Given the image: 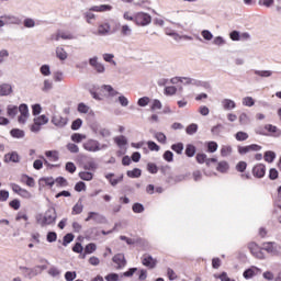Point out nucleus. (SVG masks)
Segmentation results:
<instances>
[{
	"label": "nucleus",
	"mask_w": 281,
	"mask_h": 281,
	"mask_svg": "<svg viewBox=\"0 0 281 281\" xmlns=\"http://www.w3.org/2000/svg\"><path fill=\"white\" fill-rule=\"evenodd\" d=\"M56 218H58V214L56 213V209H48L45 214H38L36 216V223L41 225V227H47V225H54L56 223Z\"/></svg>",
	"instance_id": "obj_1"
},
{
	"label": "nucleus",
	"mask_w": 281,
	"mask_h": 281,
	"mask_svg": "<svg viewBox=\"0 0 281 281\" xmlns=\"http://www.w3.org/2000/svg\"><path fill=\"white\" fill-rule=\"evenodd\" d=\"M153 18L148 13L138 12L134 14V23L135 25H139L140 27H145V25H150Z\"/></svg>",
	"instance_id": "obj_2"
},
{
	"label": "nucleus",
	"mask_w": 281,
	"mask_h": 281,
	"mask_svg": "<svg viewBox=\"0 0 281 281\" xmlns=\"http://www.w3.org/2000/svg\"><path fill=\"white\" fill-rule=\"evenodd\" d=\"M20 115L18 117L19 124H25L27 122V119L30 117V109L27 108V104L22 103L19 106Z\"/></svg>",
	"instance_id": "obj_3"
},
{
	"label": "nucleus",
	"mask_w": 281,
	"mask_h": 281,
	"mask_svg": "<svg viewBox=\"0 0 281 281\" xmlns=\"http://www.w3.org/2000/svg\"><path fill=\"white\" fill-rule=\"evenodd\" d=\"M50 122L57 128H65V125L68 124L69 119L67 116H63L60 114H54Z\"/></svg>",
	"instance_id": "obj_4"
},
{
	"label": "nucleus",
	"mask_w": 281,
	"mask_h": 281,
	"mask_svg": "<svg viewBox=\"0 0 281 281\" xmlns=\"http://www.w3.org/2000/svg\"><path fill=\"white\" fill-rule=\"evenodd\" d=\"M85 150H88L89 153H98V150H102V147H100V142L90 139L83 144Z\"/></svg>",
	"instance_id": "obj_5"
},
{
	"label": "nucleus",
	"mask_w": 281,
	"mask_h": 281,
	"mask_svg": "<svg viewBox=\"0 0 281 281\" xmlns=\"http://www.w3.org/2000/svg\"><path fill=\"white\" fill-rule=\"evenodd\" d=\"M21 161V156L19 153L11 151L4 155V164H19Z\"/></svg>",
	"instance_id": "obj_6"
},
{
	"label": "nucleus",
	"mask_w": 281,
	"mask_h": 281,
	"mask_svg": "<svg viewBox=\"0 0 281 281\" xmlns=\"http://www.w3.org/2000/svg\"><path fill=\"white\" fill-rule=\"evenodd\" d=\"M112 261L116 265V269H124L126 267V257H124V254L115 255Z\"/></svg>",
	"instance_id": "obj_7"
},
{
	"label": "nucleus",
	"mask_w": 281,
	"mask_h": 281,
	"mask_svg": "<svg viewBox=\"0 0 281 281\" xmlns=\"http://www.w3.org/2000/svg\"><path fill=\"white\" fill-rule=\"evenodd\" d=\"M142 263L144 267H148V269H155V267H157V260L150 255H145L142 259Z\"/></svg>",
	"instance_id": "obj_8"
},
{
	"label": "nucleus",
	"mask_w": 281,
	"mask_h": 281,
	"mask_svg": "<svg viewBox=\"0 0 281 281\" xmlns=\"http://www.w3.org/2000/svg\"><path fill=\"white\" fill-rule=\"evenodd\" d=\"M43 76H50L55 82H60L65 79V75L60 71H42Z\"/></svg>",
	"instance_id": "obj_9"
},
{
	"label": "nucleus",
	"mask_w": 281,
	"mask_h": 281,
	"mask_svg": "<svg viewBox=\"0 0 281 281\" xmlns=\"http://www.w3.org/2000/svg\"><path fill=\"white\" fill-rule=\"evenodd\" d=\"M60 38H63V41H71L74 40V35L69 32L58 31L55 37H52L53 41H60Z\"/></svg>",
	"instance_id": "obj_10"
},
{
	"label": "nucleus",
	"mask_w": 281,
	"mask_h": 281,
	"mask_svg": "<svg viewBox=\"0 0 281 281\" xmlns=\"http://www.w3.org/2000/svg\"><path fill=\"white\" fill-rule=\"evenodd\" d=\"M267 168L265 167V165L260 164L254 167L252 169V175L254 177H257L258 179H262V177H265V172H266Z\"/></svg>",
	"instance_id": "obj_11"
},
{
	"label": "nucleus",
	"mask_w": 281,
	"mask_h": 281,
	"mask_svg": "<svg viewBox=\"0 0 281 281\" xmlns=\"http://www.w3.org/2000/svg\"><path fill=\"white\" fill-rule=\"evenodd\" d=\"M261 272L262 271L258 267H251L244 272V278L246 280H250V278H254L255 276H258V273Z\"/></svg>",
	"instance_id": "obj_12"
},
{
	"label": "nucleus",
	"mask_w": 281,
	"mask_h": 281,
	"mask_svg": "<svg viewBox=\"0 0 281 281\" xmlns=\"http://www.w3.org/2000/svg\"><path fill=\"white\" fill-rule=\"evenodd\" d=\"M113 7L110 4L93 5L89 9L90 12H111Z\"/></svg>",
	"instance_id": "obj_13"
},
{
	"label": "nucleus",
	"mask_w": 281,
	"mask_h": 281,
	"mask_svg": "<svg viewBox=\"0 0 281 281\" xmlns=\"http://www.w3.org/2000/svg\"><path fill=\"white\" fill-rule=\"evenodd\" d=\"M265 128H266V131H268V133H270V135L272 137H280V135H281V130L278 128V126H276V125L267 124L265 126Z\"/></svg>",
	"instance_id": "obj_14"
},
{
	"label": "nucleus",
	"mask_w": 281,
	"mask_h": 281,
	"mask_svg": "<svg viewBox=\"0 0 281 281\" xmlns=\"http://www.w3.org/2000/svg\"><path fill=\"white\" fill-rule=\"evenodd\" d=\"M248 249H250L251 254L256 257V258H263L265 256L262 255V251H260V247L257 246L256 243H250L248 245Z\"/></svg>",
	"instance_id": "obj_15"
},
{
	"label": "nucleus",
	"mask_w": 281,
	"mask_h": 281,
	"mask_svg": "<svg viewBox=\"0 0 281 281\" xmlns=\"http://www.w3.org/2000/svg\"><path fill=\"white\" fill-rule=\"evenodd\" d=\"M21 271L24 273V278L32 280V278H36L35 268L20 267Z\"/></svg>",
	"instance_id": "obj_16"
},
{
	"label": "nucleus",
	"mask_w": 281,
	"mask_h": 281,
	"mask_svg": "<svg viewBox=\"0 0 281 281\" xmlns=\"http://www.w3.org/2000/svg\"><path fill=\"white\" fill-rule=\"evenodd\" d=\"M222 105L225 111H232V109H236V102H234L232 99H224L222 101Z\"/></svg>",
	"instance_id": "obj_17"
},
{
	"label": "nucleus",
	"mask_w": 281,
	"mask_h": 281,
	"mask_svg": "<svg viewBox=\"0 0 281 281\" xmlns=\"http://www.w3.org/2000/svg\"><path fill=\"white\" fill-rule=\"evenodd\" d=\"M12 93V86L9 83L0 85V97L10 95Z\"/></svg>",
	"instance_id": "obj_18"
},
{
	"label": "nucleus",
	"mask_w": 281,
	"mask_h": 281,
	"mask_svg": "<svg viewBox=\"0 0 281 281\" xmlns=\"http://www.w3.org/2000/svg\"><path fill=\"white\" fill-rule=\"evenodd\" d=\"M111 32V25L109 23L100 24L98 27V34L101 36H104L105 34H109Z\"/></svg>",
	"instance_id": "obj_19"
},
{
	"label": "nucleus",
	"mask_w": 281,
	"mask_h": 281,
	"mask_svg": "<svg viewBox=\"0 0 281 281\" xmlns=\"http://www.w3.org/2000/svg\"><path fill=\"white\" fill-rule=\"evenodd\" d=\"M262 249H263L265 251H267L268 254H276V251H277V249H276V243H272V241H270V243H265V244L262 245Z\"/></svg>",
	"instance_id": "obj_20"
},
{
	"label": "nucleus",
	"mask_w": 281,
	"mask_h": 281,
	"mask_svg": "<svg viewBox=\"0 0 281 281\" xmlns=\"http://www.w3.org/2000/svg\"><path fill=\"white\" fill-rule=\"evenodd\" d=\"M179 82H183L184 85H190V82H192V80L188 77H175L171 78V83L172 85H178Z\"/></svg>",
	"instance_id": "obj_21"
},
{
	"label": "nucleus",
	"mask_w": 281,
	"mask_h": 281,
	"mask_svg": "<svg viewBox=\"0 0 281 281\" xmlns=\"http://www.w3.org/2000/svg\"><path fill=\"white\" fill-rule=\"evenodd\" d=\"M18 113H19V106H16V105H8V108H7V115L9 117H16Z\"/></svg>",
	"instance_id": "obj_22"
},
{
	"label": "nucleus",
	"mask_w": 281,
	"mask_h": 281,
	"mask_svg": "<svg viewBox=\"0 0 281 281\" xmlns=\"http://www.w3.org/2000/svg\"><path fill=\"white\" fill-rule=\"evenodd\" d=\"M127 177L131 179H139V177H142V169L134 168L133 170L127 171Z\"/></svg>",
	"instance_id": "obj_23"
},
{
	"label": "nucleus",
	"mask_w": 281,
	"mask_h": 281,
	"mask_svg": "<svg viewBox=\"0 0 281 281\" xmlns=\"http://www.w3.org/2000/svg\"><path fill=\"white\" fill-rule=\"evenodd\" d=\"M53 82H54V79H45L42 91H44V93H47L48 91H52V89L54 87Z\"/></svg>",
	"instance_id": "obj_24"
},
{
	"label": "nucleus",
	"mask_w": 281,
	"mask_h": 281,
	"mask_svg": "<svg viewBox=\"0 0 281 281\" xmlns=\"http://www.w3.org/2000/svg\"><path fill=\"white\" fill-rule=\"evenodd\" d=\"M276 4V0H258V5H260V8H273V5Z\"/></svg>",
	"instance_id": "obj_25"
},
{
	"label": "nucleus",
	"mask_w": 281,
	"mask_h": 281,
	"mask_svg": "<svg viewBox=\"0 0 281 281\" xmlns=\"http://www.w3.org/2000/svg\"><path fill=\"white\" fill-rule=\"evenodd\" d=\"M235 139H237V142H247V139H249V134L246 132H237L235 134Z\"/></svg>",
	"instance_id": "obj_26"
},
{
	"label": "nucleus",
	"mask_w": 281,
	"mask_h": 281,
	"mask_svg": "<svg viewBox=\"0 0 281 281\" xmlns=\"http://www.w3.org/2000/svg\"><path fill=\"white\" fill-rule=\"evenodd\" d=\"M216 170L218 172H226L227 170H229V164H227V161H220Z\"/></svg>",
	"instance_id": "obj_27"
},
{
	"label": "nucleus",
	"mask_w": 281,
	"mask_h": 281,
	"mask_svg": "<svg viewBox=\"0 0 281 281\" xmlns=\"http://www.w3.org/2000/svg\"><path fill=\"white\" fill-rule=\"evenodd\" d=\"M46 157L50 158V161H58L59 156L57 150H48L45 153Z\"/></svg>",
	"instance_id": "obj_28"
},
{
	"label": "nucleus",
	"mask_w": 281,
	"mask_h": 281,
	"mask_svg": "<svg viewBox=\"0 0 281 281\" xmlns=\"http://www.w3.org/2000/svg\"><path fill=\"white\" fill-rule=\"evenodd\" d=\"M186 155L187 157H194L196 155V147L194 145H187Z\"/></svg>",
	"instance_id": "obj_29"
},
{
	"label": "nucleus",
	"mask_w": 281,
	"mask_h": 281,
	"mask_svg": "<svg viewBox=\"0 0 281 281\" xmlns=\"http://www.w3.org/2000/svg\"><path fill=\"white\" fill-rule=\"evenodd\" d=\"M79 177L82 179V181H91L93 179V173L89 171H81L79 172Z\"/></svg>",
	"instance_id": "obj_30"
},
{
	"label": "nucleus",
	"mask_w": 281,
	"mask_h": 281,
	"mask_svg": "<svg viewBox=\"0 0 281 281\" xmlns=\"http://www.w3.org/2000/svg\"><path fill=\"white\" fill-rule=\"evenodd\" d=\"M1 19H3L5 25L12 24V23H19V19L12 15H3L1 16Z\"/></svg>",
	"instance_id": "obj_31"
},
{
	"label": "nucleus",
	"mask_w": 281,
	"mask_h": 281,
	"mask_svg": "<svg viewBox=\"0 0 281 281\" xmlns=\"http://www.w3.org/2000/svg\"><path fill=\"white\" fill-rule=\"evenodd\" d=\"M82 210H85V205L79 201L72 207V214H82Z\"/></svg>",
	"instance_id": "obj_32"
},
{
	"label": "nucleus",
	"mask_w": 281,
	"mask_h": 281,
	"mask_svg": "<svg viewBox=\"0 0 281 281\" xmlns=\"http://www.w3.org/2000/svg\"><path fill=\"white\" fill-rule=\"evenodd\" d=\"M263 159L265 161H268V164H273V160L276 159V154L273 151H266Z\"/></svg>",
	"instance_id": "obj_33"
},
{
	"label": "nucleus",
	"mask_w": 281,
	"mask_h": 281,
	"mask_svg": "<svg viewBox=\"0 0 281 281\" xmlns=\"http://www.w3.org/2000/svg\"><path fill=\"white\" fill-rule=\"evenodd\" d=\"M11 136L21 139V137H25V132H23V130L14 128L11 131Z\"/></svg>",
	"instance_id": "obj_34"
},
{
	"label": "nucleus",
	"mask_w": 281,
	"mask_h": 281,
	"mask_svg": "<svg viewBox=\"0 0 281 281\" xmlns=\"http://www.w3.org/2000/svg\"><path fill=\"white\" fill-rule=\"evenodd\" d=\"M90 65L92 67H95L97 71H104V66L100 65L98 63V58H95V57L90 59Z\"/></svg>",
	"instance_id": "obj_35"
},
{
	"label": "nucleus",
	"mask_w": 281,
	"mask_h": 281,
	"mask_svg": "<svg viewBox=\"0 0 281 281\" xmlns=\"http://www.w3.org/2000/svg\"><path fill=\"white\" fill-rule=\"evenodd\" d=\"M147 170L148 172H150V175H157V172H159V168L157 167V165H155V162H148Z\"/></svg>",
	"instance_id": "obj_36"
},
{
	"label": "nucleus",
	"mask_w": 281,
	"mask_h": 281,
	"mask_svg": "<svg viewBox=\"0 0 281 281\" xmlns=\"http://www.w3.org/2000/svg\"><path fill=\"white\" fill-rule=\"evenodd\" d=\"M132 32H133V30H131V26H128V24H124L121 26L122 36H131Z\"/></svg>",
	"instance_id": "obj_37"
},
{
	"label": "nucleus",
	"mask_w": 281,
	"mask_h": 281,
	"mask_svg": "<svg viewBox=\"0 0 281 281\" xmlns=\"http://www.w3.org/2000/svg\"><path fill=\"white\" fill-rule=\"evenodd\" d=\"M66 148H67V150H69V153H72V154L80 153V148L78 147V145H76L74 143L67 144Z\"/></svg>",
	"instance_id": "obj_38"
},
{
	"label": "nucleus",
	"mask_w": 281,
	"mask_h": 281,
	"mask_svg": "<svg viewBox=\"0 0 281 281\" xmlns=\"http://www.w3.org/2000/svg\"><path fill=\"white\" fill-rule=\"evenodd\" d=\"M74 238H76L74 236V234H71V233L66 234L64 236V241H63L64 247H67L69 245V243H72Z\"/></svg>",
	"instance_id": "obj_39"
},
{
	"label": "nucleus",
	"mask_w": 281,
	"mask_h": 281,
	"mask_svg": "<svg viewBox=\"0 0 281 281\" xmlns=\"http://www.w3.org/2000/svg\"><path fill=\"white\" fill-rule=\"evenodd\" d=\"M34 122L38 123L41 126H44V124H47V122H49V119L45 114H43L34 119Z\"/></svg>",
	"instance_id": "obj_40"
},
{
	"label": "nucleus",
	"mask_w": 281,
	"mask_h": 281,
	"mask_svg": "<svg viewBox=\"0 0 281 281\" xmlns=\"http://www.w3.org/2000/svg\"><path fill=\"white\" fill-rule=\"evenodd\" d=\"M187 134L188 135H194V133H196V131H199V125L192 123L187 127Z\"/></svg>",
	"instance_id": "obj_41"
},
{
	"label": "nucleus",
	"mask_w": 281,
	"mask_h": 281,
	"mask_svg": "<svg viewBox=\"0 0 281 281\" xmlns=\"http://www.w3.org/2000/svg\"><path fill=\"white\" fill-rule=\"evenodd\" d=\"M98 249V246L94 243H90L85 247L86 254H93Z\"/></svg>",
	"instance_id": "obj_42"
},
{
	"label": "nucleus",
	"mask_w": 281,
	"mask_h": 281,
	"mask_svg": "<svg viewBox=\"0 0 281 281\" xmlns=\"http://www.w3.org/2000/svg\"><path fill=\"white\" fill-rule=\"evenodd\" d=\"M171 149L175 150V153L178 155H181V153H183V143L173 144Z\"/></svg>",
	"instance_id": "obj_43"
},
{
	"label": "nucleus",
	"mask_w": 281,
	"mask_h": 281,
	"mask_svg": "<svg viewBox=\"0 0 281 281\" xmlns=\"http://www.w3.org/2000/svg\"><path fill=\"white\" fill-rule=\"evenodd\" d=\"M115 144H117V146H126V144H128V142L126 140V136H119L116 138H114Z\"/></svg>",
	"instance_id": "obj_44"
},
{
	"label": "nucleus",
	"mask_w": 281,
	"mask_h": 281,
	"mask_svg": "<svg viewBox=\"0 0 281 281\" xmlns=\"http://www.w3.org/2000/svg\"><path fill=\"white\" fill-rule=\"evenodd\" d=\"M243 104L244 106H254V104H256V101H254V98L251 97H245L243 99Z\"/></svg>",
	"instance_id": "obj_45"
},
{
	"label": "nucleus",
	"mask_w": 281,
	"mask_h": 281,
	"mask_svg": "<svg viewBox=\"0 0 281 281\" xmlns=\"http://www.w3.org/2000/svg\"><path fill=\"white\" fill-rule=\"evenodd\" d=\"M56 55L59 58V60H66V58H67V52H65V49H63V48H57Z\"/></svg>",
	"instance_id": "obj_46"
},
{
	"label": "nucleus",
	"mask_w": 281,
	"mask_h": 281,
	"mask_svg": "<svg viewBox=\"0 0 281 281\" xmlns=\"http://www.w3.org/2000/svg\"><path fill=\"white\" fill-rule=\"evenodd\" d=\"M147 146H148L149 150H153L156 153H159V150H160L159 145H157V143H155L153 140L147 142Z\"/></svg>",
	"instance_id": "obj_47"
},
{
	"label": "nucleus",
	"mask_w": 281,
	"mask_h": 281,
	"mask_svg": "<svg viewBox=\"0 0 281 281\" xmlns=\"http://www.w3.org/2000/svg\"><path fill=\"white\" fill-rule=\"evenodd\" d=\"M177 93V87L169 86L165 88V95H175Z\"/></svg>",
	"instance_id": "obj_48"
},
{
	"label": "nucleus",
	"mask_w": 281,
	"mask_h": 281,
	"mask_svg": "<svg viewBox=\"0 0 281 281\" xmlns=\"http://www.w3.org/2000/svg\"><path fill=\"white\" fill-rule=\"evenodd\" d=\"M222 157H227L232 155V146H223L221 149Z\"/></svg>",
	"instance_id": "obj_49"
},
{
	"label": "nucleus",
	"mask_w": 281,
	"mask_h": 281,
	"mask_svg": "<svg viewBox=\"0 0 281 281\" xmlns=\"http://www.w3.org/2000/svg\"><path fill=\"white\" fill-rule=\"evenodd\" d=\"M150 103V98L148 97H143L140 99H138V106H148V104Z\"/></svg>",
	"instance_id": "obj_50"
},
{
	"label": "nucleus",
	"mask_w": 281,
	"mask_h": 281,
	"mask_svg": "<svg viewBox=\"0 0 281 281\" xmlns=\"http://www.w3.org/2000/svg\"><path fill=\"white\" fill-rule=\"evenodd\" d=\"M207 150L209 153H216V150H218V144H216V142H210L207 144Z\"/></svg>",
	"instance_id": "obj_51"
},
{
	"label": "nucleus",
	"mask_w": 281,
	"mask_h": 281,
	"mask_svg": "<svg viewBox=\"0 0 281 281\" xmlns=\"http://www.w3.org/2000/svg\"><path fill=\"white\" fill-rule=\"evenodd\" d=\"M86 138L85 135L82 134H72L71 135V139L76 143V144H80V142H82Z\"/></svg>",
	"instance_id": "obj_52"
},
{
	"label": "nucleus",
	"mask_w": 281,
	"mask_h": 281,
	"mask_svg": "<svg viewBox=\"0 0 281 281\" xmlns=\"http://www.w3.org/2000/svg\"><path fill=\"white\" fill-rule=\"evenodd\" d=\"M155 138L157 139V142H159L160 144H166V134L158 132L155 134Z\"/></svg>",
	"instance_id": "obj_53"
},
{
	"label": "nucleus",
	"mask_w": 281,
	"mask_h": 281,
	"mask_svg": "<svg viewBox=\"0 0 281 281\" xmlns=\"http://www.w3.org/2000/svg\"><path fill=\"white\" fill-rule=\"evenodd\" d=\"M133 212H135V214H142V212H144V205L139 204V203H135L132 206Z\"/></svg>",
	"instance_id": "obj_54"
},
{
	"label": "nucleus",
	"mask_w": 281,
	"mask_h": 281,
	"mask_svg": "<svg viewBox=\"0 0 281 281\" xmlns=\"http://www.w3.org/2000/svg\"><path fill=\"white\" fill-rule=\"evenodd\" d=\"M48 276H52V278H57V276H60V270L56 267H50L48 270Z\"/></svg>",
	"instance_id": "obj_55"
},
{
	"label": "nucleus",
	"mask_w": 281,
	"mask_h": 281,
	"mask_svg": "<svg viewBox=\"0 0 281 281\" xmlns=\"http://www.w3.org/2000/svg\"><path fill=\"white\" fill-rule=\"evenodd\" d=\"M58 238V235L55 232H49L47 234L46 240L48 243H56V239Z\"/></svg>",
	"instance_id": "obj_56"
},
{
	"label": "nucleus",
	"mask_w": 281,
	"mask_h": 281,
	"mask_svg": "<svg viewBox=\"0 0 281 281\" xmlns=\"http://www.w3.org/2000/svg\"><path fill=\"white\" fill-rule=\"evenodd\" d=\"M80 126H82V120L81 119H77L72 122L71 124V130L72 131H78L80 128Z\"/></svg>",
	"instance_id": "obj_57"
},
{
	"label": "nucleus",
	"mask_w": 281,
	"mask_h": 281,
	"mask_svg": "<svg viewBox=\"0 0 281 281\" xmlns=\"http://www.w3.org/2000/svg\"><path fill=\"white\" fill-rule=\"evenodd\" d=\"M123 19L125 21H132L133 23H135V14L133 15L131 11H125L123 14Z\"/></svg>",
	"instance_id": "obj_58"
},
{
	"label": "nucleus",
	"mask_w": 281,
	"mask_h": 281,
	"mask_svg": "<svg viewBox=\"0 0 281 281\" xmlns=\"http://www.w3.org/2000/svg\"><path fill=\"white\" fill-rule=\"evenodd\" d=\"M236 170L238 172H245V170H247V162L245 161H239L237 165H236Z\"/></svg>",
	"instance_id": "obj_59"
},
{
	"label": "nucleus",
	"mask_w": 281,
	"mask_h": 281,
	"mask_svg": "<svg viewBox=\"0 0 281 281\" xmlns=\"http://www.w3.org/2000/svg\"><path fill=\"white\" fill-rule=\"evenodd\" d=\"M77 110L79 113H89V105L85 103H79Z\"/></svg>",
	"instance_id": "obj_60"
},
{
	"label": "nucleus",
	"mask_w": 281,
	"mask_h": 281,
	"mask_svg": "<svg viewBox=\"0 0 281 281\" xmlns=\"http://www.w3.org/2000/svg\"><path fill=\"white\" fill-rule=\"evenodd\" d=\"M76 278H77L76 272L67 271L65 273V280H67V281H74V280H76Z\"/></svg>",
	"instance_id": "obj_61"
},
{
	"label": "nucleus",
	"mask_w": 281,
	"mask_h": 281,
	"mask_svg": "<svg viewBox=\"0 0 281 281\" xmlns=\"http://www.w3.org/2000/svg\"><path fill=\"white\" fill-rule=\"evenodd\" d=\"M66 170L70 172V175H74V172H76V165L74 162H67Z\"/></svg>",
	"instance_id": "obj_62"
},
{
	"label": "nucleus",
	"mask_w": 281,
	"mask_h": 281,
	"mask_svg": "<svg viewBox=\"0 0 281 281\" xmlns=\"http://www.w3.org/2000/svg\"><path fill=\"white\" fill-rule=\"evenodd\" d=\"M239 123L240 124H249V116L247 115V113H241L239 115Z\"/></svg>",
	"instance_id": "obj_63"
},
{
	"label": "nucleus",
	"mask_w": 281,
	"mask_h": 281,
	"mask_svg": "<svg viewBox=\"0 0 281 281\" xmlns=\"http://www.w3.org/2000/svg\"><path fill=\"white\" fill-rule=\"evenodd\" d=\"M106 281H117L120 280V274L117 273H110L105 277Z\"/></svg>",
	"instance_id": "obj_64"
}]
</instances>
